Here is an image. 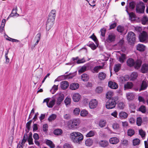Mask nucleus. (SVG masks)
<instances>
[{
  "label": "nucleus",
  "mask_w": 148,
  "mask_h": 148,
  "mask_svg": "<svg viewBox=\"0 0 148 148\" xmlns=\"http://www.w3.org/2000/svg\"><path fill=\"white\" fill-rule=\"evenodd\" d=\"M80 123L78 119H74L69 121L68 123V127L70 130H73L76 128Z\"/></svg>",
  "instance_id": "nucleus-3"
},
{
  "label": "nucleus",
  "mask_w": 148,
  "mask_h": 148,
  "mask_svg": "<svg viewBox=\"0 0 148 148\" xmlns=\"http://www.w3.org/2000/svg\"><path fill=\"white\" fill-rule=\"evenodd\" d=\"M87 67L84 66L82 67V68L79 70L78 71L79 73H82L84 72L86 70Z\"/></svg>",
  "instance_id": "nucleus-59"
},
{
  "label": "nucleus",
  "mask_w": 148,
  "mask_h": 148,
  "mask_svg": "<svg viewBox=\"0 0 148 148\" xmlns=\"http://www.w3.org/2000/svg\"><path fill=\"white\" fill-rule=\"evenodd\" d=\"M45 143L51 148H54L55 147V145L51 140L46 139L45 140Z\"/></svg>",
  "instance_id": "nucleus-19"
},
{
  "label": "nucleus",
  "mask_w": 148,
  "mask_h": 148,
  "mask_svg": "<svg viewBox=\"0 0 148 148\" xmlns=\"http://www.w3.org/2000/svg\"><path fill=\"white\" fill-rule=\"evenodd\" d=\"M83 138L82 134L79 132H73L70 134V138L74 143H78L81 141Z\"/></svg>",
  "instance_id": "nucleus-2"
},
{
  "label": "nucleus",
  "mask_w": 148,
  "mask_h": 148,
  "mask_svg": "<svg viewBox=\"0 0 148 148\" xmlns=\"http://www.w3.org/2000/svg\"><path fill=\"white\" fill-rule=\"evenodd\" d=\"M80 98V95L78 93H75L73 95V99L75 102L78 101Z\"/></svg>",
  "instance_id": "nucleus-21"
},
{
  "label": "nucleus",
  "mask_w": 148,
  "mask_h": 148,
  "mask_svg": "<svg viewBox=\"0 0 148 148\" xmlns=\"http://www.w3.org/2000/svg\"><path fill=\"white\" fill-rule=\"evenodd\" d=\"M142 61L140 60H138L135 62L134 64V68L135 69H138L140 68L142 64Z\"/></svg>",
  "instance_id": "nucleus-18"
},
{
  "label": "nucleus",
  "mask_w": 148,
  "mask_h": 148,
  "mask_svg": "<svg viewBox=\"0 0 148 148\" xmlns=\"http://www.w3.org/2000/svg\"><path fill=\"white\" fill-rule=\"evenodd\" d=\"M82 80L84 81H87L88 79V75L84 73L81 76Z\"/></svg>",
  "instance_id": "nucleus-40"
},
{
  "label": "nucleus",
  "mask_w": 148,
  "mask_h": 148,
  "mask_svg": "<svg viewBox=\"0 0 148 148\" xmlns=\"http://www.w3.org/2000/svg\"><path fill=\"white\" fill-rule=\"evenodd\" d=\"M94 135V133L93 131H90L86 135L87 137H91L93 136Z\"/></svg>",
  "instance_id": "nucleus-60"
},
{
  "label": "nucleus",
  "mask_w": 148,
  "mask_h": 148,
  "mask_svg": "<svg viewBox=\"0 0 148 148\" xmlns=\"http://www.w3.org/2000/svg\"><path fill=\"white\" fill-rule=\"evenodd\" d=\"M64 148H73L71 145L68 143H65L64 145Z\"/></svg>",
  "instance_id": "nucleus-64"
},
{
  "label": "nucleus",
  "mask_w": 148,
  "mask_h": 148,
  "mask_svg": "<svg viewBox=\"0 0 148 148\" xmlns=\"http://www.w3.org/2000/svg\"><path fill=\"white\" fill-rule=\"evenodd\" d=\"M125 8H126V11L127 13L128 14L129 16V19H130L131 21H135V14L133 12L131 13L129 12L127 10L128 7L127 6H126Z\"/></svg>",
  "instance_id": "nucleus-15"
},
{
  "label": "nucleus",
  "mask_w": 148,
  "mask_h": 148,
  "mask_svg": "<svg viewBox=\"0 0 148 148\" xmlns=\"http://www.w3.org/2000/svg\"><path fill=\"white\" fill-rule=\"evenodd\" d=\"M116 104L115 101L113 100L110 99L106 103V108L108 109L113 108L115 107Z\"/></svg>",
  "instance_id": "nucleus-7"
},
{
  "label": "nucleus",
  "mask_w": 148,
  "mask_h": 148,
  "mask_svg": "<svg viewBox=\"0 0 148 148\" xmlns=\"http://www.w3.org/2000/svg\"><path fill=\"white\" fill-rule=\"evenodd\" d=\"M93 143L92 140L90 138H89L87 139L85 142L86 145L88 146H91Z\"/></svg>",
  "instance_id": "nucleus-35"
},
{
  "label": "nucleus",
  "mask_w": 148,
  "mask_h": 148,
  "mask_svg": "<svg viewBox=\"0 0 148 148\" xmlns=\"http://www.w3.org/2000/svg\"><path fill=\"white\" fill-rule=\"evenodd\" d=\"M137 49L140 51H143L145 49V46L143 44H138L137 47Z\"/></svg>",
  "instance_id": "nucleus-26"
},
{
  "label": "nucleus",
  "mask_w": 148,
  "mask_h": 148,
  "mask_svg": "<svg viewBox=\"0 0 148 148\" xmlns=\"http://www.w3.org/2000/svg\"><path fill=\"white\" fill-rule=\"evenodd\" d=\"M40 33L36 35V38L37 39V41L35 43L34 45V46H36L39 42L40 39Z\"/></svg>",
  "instance_id": "nucleus-48"
},
{
  "label": "nucleus",
  "mask_w": 148,
  "mask_h": 148,
  "mask_svg": "<svg viewBox=\"0 0 148 148\" xmlns=\"http://www.w3.org/2000/svg\"><path fill=\"white\" fill-rule=\"evenodd\" d=\"M126 58L125 54L122 53L121 54V56H119L118 59V60L121 63H123L124 62Z\"/></svg>",
  "instance_id": "nucleus-27"
},
{
  "label": "nucleus",
  "mask_w": 148,
  "mask_h": 148,
  "mask_svg": "<svg viewBox=\"0 0 148 148\" xmlns=\"http://www.w3.org/2000/svg\"><path fill=\"white\" fill-rule=\"evenodd\" d=\"M79 86V84L77 83H73L70 85V88L72 90H75L77 89Z\"/></svg>",
  "instance_id": "nucleus-22"
},
{
  "label": "nucleus",
  "mask_w": 148,
  "mask_h": 148,
  "mask_svg": "<svg viewBox=\"0 0 148 148\" xmlns=\"http://www.w3.org/2000/svg\"><path fill=\"white\" fill-rule=\"evenodd\" d=\"M140 71L143 73H146L148 72V64L147 63L143 64L141 66Z\"/></svg>",
  "instance_id": "nucleus-9"
},
{
  "label": "nucleus",
  "mask_w": 148,
  "mask_h": 148,
  "mask_svg": "<svg viewBox=\"0 0 148 148\" xmlns=\"http://www.w3.org/2000/svg\"><path fill=\"white\" fill-rule=\"evenodd\" d=\"M136 3L134 1H131L129 3V7L132 9H133L135 7Z\"/></svg>",
  "instance_id": "nucleus-46"
},
{
  "label": "nucleus",
  "mask_w": 148,
  "mask_h": 148,
  "mask_svg": "<svg viewBox=\"0 0 148 148\" xmlns=\"http://www.w3.org/2000/svg\"><path fill=\"white\" fill-rule=\"evenodd\" d=\"M17 8L16 7L15 9H13L12 10V12L9 15V16H10V17H12L14 16H19V14L17 13Z\"/></svg>",
  "instance_id": "nucleus-28"
},
{
  "label": "nucleus",
  "mask_w": 148,
  "mask_h": 148,
  "mask_svg": "<svg viewBox=\"0 0 148 148\" xmlns=\"http://www.w3.org/2000/svg\"><path fill=\"white\" fill-rule=\"evenodd\" d=\"M48 125L47 124H44L42 126V130L45 132L46 133L48 130Z\"/></svg>",
  "instance_id": "nucleus-56"
},
{
  "label": "nucleus",
  "mask_w": 148,
  "mask_h": 148,
  "mask_svg": "<svg viewBox=\"0 0 148 148\" xmlns=\"http://www.w3.org/2000/svg\"><path fill=\"white\" fill-rule=\"evenodd\" d=\"M103 65L97 66L94 67L93 69H91V71L93 73H97L99 72L100 69H103Z\"/></svg>",
  "instance_id": "nucleus-12"
},
{
  "label": "nucleus",
  "mask_w": 148,
  "mask_h": 148,
  "mask_svg": "<svg viewBox=\"0 0 148 148\" xmlns=\"http://www.w3.org/2000/svg\"><path fill=\"white\" fill-rule=\"evenodd\" d=\"M86 62V60L84 58H82L81 59H78L77 61V64H79L80 63H82L85 62Z\"/></svg>",
  "instance_id": "nucleus-62"
},
{
  "label": "nucleus",
  "mask_w": 148,
  "mask_h": 148,
  "mask_svg": "<svg viewBox=\"0 0 148 148\" xmlns=\"http://www.w3.org/2000/svg\"><path fill=\"white\" fill-rule=\"evenodd\" d=\"M57 117V115L55 114H51L48 118V120L49 122H51L54 120Z\"/></svg>",
  "instance_id": "nucleus-31"
},
{
  "label": "nucleus",
  "mask_w": 148,
  "mask_h": 148,
  "mask_svg": "<svg viewBox=\"0 0 148 148\" xmlns=\"http://www.w3.org/2000/svg\"><path fill=\"white\" fill-rule=\"evenodd\" d=\"M135 134V131L133 129H130L127 131V135L128 136H132Z\"/></svg>",
  "instance_id": "nucleus-39"
},
{
  "label": "nucleus",
  "mask_w": 148,
  "mask_h": 148,
  "mask_svg": "<svg viewBox=\"0 0 148 148\" xmlns=\"http://www.w3.org/2000/svg\"><path fill=\"white\" fill-rule=\"evenodd\" d=\"M64 103L66 106H67L70 104L71 103V99L70 98L66 97L64 101Z\"/></svg>",
  "instance_id": "nucleus-44"
},
{
  "label": "nucleus",
  "mask_w": 148,
  "mask_h": 148,
  "mask_svg": "<svg viewBox=\"0 0 148 148\" xmlns=\"http://www.w3.org/2000/svg\"><path fill=\"white\" fill-rule=\"evenodd\" d=\"M64 99V96L63 94H61L58 97L56 103L58 105H60Z\"/></svg>",
  "instance_id": "nucleus-24"
},
{
  "label": "nucleus",
  "mask_w": 148,
  "mask_h": 148,
  "mask_svg": "<svg viewBox=\"0 0 148 148\" xmlns=\"http://www.w3.org/2000/svg\"><path fill=\"white\" fill-rule=\"evenodd\" d=\"M88 114V111L84 110L81 111L80 112L81 116L83 117L86 116Z\"/></svg>",
  "instance_id": "nucleus-50"
},
{
  "label": "nucleus",
  "mask_w": 148,
  "mask_h": 148,
  "mask_svg": "<svg viewBox=\"0 0 148 148\" xmlns=\"http://www.w3.org/2000/svg\"><path fill=\"white\" fill-rule=\"evenodd\" d=\"M141 22L143 24H146L148 23V18L146 16H144L141 20Z\"/></svg>",
  "instance_id": "nucleus-37"
},
{
  "label": "nucleus",
  "mask_w": 148,
  "mask_h": 148,
  "mask_svg": "<svg viewBox=\"0 0 148 148\" xmlns=\"http://www.w3.org/2000/svg\"><path fill=\"white\" fill-rule=\"evenodd\" d=\"M90 38H92L96 44L97 43L98 41L97 39L94 34H93L90 37Z\"/></svg>",
  "instance_id": "nucleus-61"
},
{
  "label": "nucleus",
  "mask_w": 148,
  "mask_h": 148,
  "mask_svg": "<svg viewBox=\"0 0 148 148\" xmlns=\"http://www.w3.org/2000/svg\"><path fill=\"white\" fill-rule=\"evenodd\" d=\"M133 84L131 82H128L124 85L125 89H131L133 86Z\"/></svg>",
  "instance_id": "nucleus-29"
},
{
  "label": "nucleus",
  "mask_w": 148,
  "mask_h": 148,
  "mask_svg": "<svg viewBox=\"0 0 148 148\" xmlns=\"http://www.w3.org/2000/svg\"><path fill=\"white\" fill-rule=\"evenodd\" d=\"M139 133L142 138L145 137V132L142 129H140L139 130Z\"/></svg>",
  "instance_id": "nucleus-53"
},
{
  "label": "nucleus",
  "mask_w": 148,
  "mask_h": 148,
  "mask_svg": "<svg viewBox=\"0 0 148 148\" xmlns=\"http://www.w3.org/2000/svg\"><path fill=\"white\" fill-rule=\"evenodd\" d=\"M28 141L29 145H32L33 144V139L32 138V135H29L28 137Z\"/></svg>",
  "instance_id": "nucleus-55"
},
{
  "label": "nucleus",
  "mask_w": 148,
  "mask_h": 148,
  "mask_svg": "<svg viewBox=\"0 0 148 148\" xmlns=\"http://www.w3.org/2000/svg\"><path fill=\"white\" fill-rule=\"evenodd\" d=\"M126 97L128 100L130 101L134 99V95L133 93L129 92L126 93Z\"/></svg>",
  "instance_id": "nucleus-30"
},
{
  "label": "nucleus",
  "mask_w": 148,
  "mask_h": 148,
  "mask_svg": "<svg viewBox=\"0 0 148 148\" xmlns=\"http://www.w3.org/2000/svg\"><path fill=\"white\" fill-rule=\"evenodd\" d=\"M127 65L130 67L134 66L135 64V61L132 58L128 59L126 62Z\"/></svg>",
  "instance_id": "nucleus-17"
},
{
  "label": "nucleus",
  "mask_w": 148,
  "mask_h": 148,
  "mask_svg": "<svg viewBox=\"0 0 148 148\" xmlns=\"http://www.w3.org/2000/svg\"><path fill=\"white\" fill-rule=\"evenodd\" d=\"M119 139L116 137L111 138L109 140L110 143L113 144L117 143L119 142Z\"/></svg>",
  "instance_id": "nucleus-23"
},
{
  "label": "nucleus",
  "mask_w": 148,
  "mask_h": 148,
  "mask_svg": "<svg viewBox=\"0 0 148 148\" xmlns=\"http://www.w3.org/2000/svg\"><path fill=\"white\" fill-rule=\"evenodd\" d=\"M136 123L137 125L138 126H140L141 125L142 123V119L141 117H138L137 118Z\"/></svg>",
  "instance_id": "nucleus-49"
},
{
  "label": "nucleus",
  "mask_w": 148,
  "mask_h": 148,
  "mask_svg": "<svg viewBox=\"0 0 148 148\" xmlns=\"http://www.w3.org/2000/svg\"><path fill=\"white\" fill-rule=\"evenodd\" d=\"M106 31V29L105 28H103L101 29L100 32L101 33V36L103 37H105Z\"/></svg>",
  "instance_id": "nucleus-57"
},
{
  "label": "nucleus",
  "mask_w": 148,
  "mask_h": 148,
  "mask_svg": "<svg viewBox=\"0 0 148 148\" xmlns=\"http://www.w3.org/2000/svg\"><path fill=\"white\" fill-rule=\"evenodd\" d=\"M139 38L141 42H146L148 38V35L147 33L145 31H143L139 35Z\"/></svg>",
  "instance_id": "nucleus-6"
},
{
  "label": "nucleus",
  "mask_w": 148,
  "mask_h": 148,
  "mask_svg": "<svg viewBox=\"0 0 148 148\" xmlns=\"http://www.w3.org/2000/svg\"><path fill=\"white\" fill-rule=\"evenodd\" d=\"M58 89V86L54 85L52 88L50 92L52 94H54Z\"/></svg>",
  "instance_id": "nucleus-41"
},
{
  "label": "nucleus",
  "mask_w": 148,
  "mask_h": 148,
  "mask_svg": "<svg viewBox=\"0 0 148 148\" xmlns=\"http://www.w3.org/2000/svg\"><path fill=\"white\" fill-rule=\"evenodd\" d=\"M121 65L120 64H118L115 65L114 70L115 72H118L121 69Z\"/></svg>",
  "instance_id": "nucleus-34"
},
{
  "label": "nucleus",
  "mask_w": 148,
  "mask_h": 148,
  "mask_svg": "<svg viewBox=\"0 0 148 148\" xmlns=\"http://www.w3.org/2000/svg\"><path fill=\"white\" fill-rule=\"evenodd\" d=\"M56 15V11L55 10H52L49 14L46 24V29L48 31L51 29L54 24Z\"/></svg>",
  "instance_id": "nucleus-1"
},
{
  "label": "nucleus",
  "mask_w": 148,
  "mask_h": 148,
  "mask_svg": "<svg viewBox=\"0 0 148 148\" xmlns=\"http://www.w3.org/2000/svg\"><path fill=\"white\" fill-rule=\"evenodd\" d=\"M119 124L116 123H114L112 125V127L115 130H117L118 129L119 127Z\"/></svg>",
  "instance_id": "nucleus-63"
},
{
  "label": "nucleus",
  "mask_w": 148,
  "mask_h": 148,
  "mask_svg": "<svg viewBox=\"0 0 148 148\" xmlns=\"http://www.w3.org/2000/svg\"><path fill=\"white\" fill-rule=\"evenodd\" d=\"M138 76V74L136 72H133L131 75V77L133 80L136 79Z\"/></svg>",
  "instance_id": "nucleus-45"
},
{
  "label": "nucleus",
  "mask_w": 148,
  "mask_h": 148,
  "mask_svg": "<svg viewBox=\"0 0 148 148\" xmlns=\"http://www.w3.org/2000/svg\"><path fill=\"white\" fill-rule=\"evenodd\" d=\"M56 100L55 99H53L51 101H50L48 103L47 106L49 108H52L53 106L54 105Z\"/></svg>",
  "instance_id": "nucleus-42"
},
{
  "label": "nucleus",
  "mask_w": 148,
  "mask_h": 148,
  "mask_svg": "<svg viewBox=\"0 0 148 148\" xmlns=\"http://www.w3.org/2000/svg\"><path fill=\"white\" fill-rule=\"evenodd\" d=\"M145 6L143 3H140L138 4L136 7V11L137 13H143L145 10Z\"/></svg>",
  "instance_id": "nucleus-5"
},
{
  "label": "nucleus",
  "mask_w": 148,
  "mask_h": 148,
  "mask_svg": "<svg viewBox=\"0 0 148 148\" xmlns=\"http://www.w3.org/2000/svg\"><path fill=\"white\" fill-rule=\"evenodd\" d=\"M127 39L130 44L131 45L134 44L136 40L135 34L132 32H129L127 36Z\"/></svg>",
  "instance_id": "nucleus-4"
},
{
  "label": "nucleus",
  "mask_w": 148,
  "mask_h": 148,
  "mask_svg": "<svg viewBox=\"0 0 148 148\" xmlns=\"http://www.w3.org/2000/svg\"><path fill=\"white\" fill-rule=\"evenodd\" d=\"M117 30L118 32L122 33L124 30V28L121 26L119 25L117 27Z\"/></svg>",
  "instance_id": "nucleus-52"
},
{
  "label": "nucleus",
  "mask_w": 148,
  "mask_h": 148,
  "mask_svg": "<svg viewBox=\"0 0 148 148\" xmlns=\"http://www.w3.org/2000/svg\"><path fill=\"white\" fill-rule=\"evenodd\" d=\"M140 84V88L139 89V91H141L146 90L148 86V81L144 79L142 82V83Z\"/></svg>",
  "instance_id": "nucleus-8"
},
{
  "label": "nucleus",
  "mask_w": 148,
  "mask_h": 148,
  "mask_svg": "<svg viewBox=\"0 0 148 148\" xmlns=\"http://www.w3.org/2000/svg\"><path fill=\"white\" fill-rule=\"evenodd\" d=\"M54 134L56 135H59L62 133V131L61 129H57L53 132Z\"/></svg>",
  "instance_id": "nucleus-38"
},
{
  "label": "nucleus",
  "mask_w": 148,
  "mask_h": 148,
  "mask_svg": "<svg viewBox=\"0 0 148 148\" xmlns=\"http://www.w3.org/2000/svg\"><path fill=\"white\" fill-rule=\"evenodd\" d=\"M133 145L134 146L139 145L140 143V140L137 138L134 139L133 140Z\"/></svg>",
  "instance_id": "nucleus-51"
},
{
  "label": "nucleus",
  "mask_w": 148,
  "mask_h": 148,
  "mask_svg": "<svg viewBox=\"0 0 148 148\" xmlns=\"http://www.w3.org/2000/svg\"><path fill=\"white\" fill-rule=\"evenodd\" d=\"M108 86L112 89H115L118 88V86L116 83L110 81L108 82Z\"/></svg>",
  "instance_id": "nucleus-13"
},
{
  "label": "nucleus",
  "mask_w": 148,
  "mask_h": 148,
  "mask_svg": "<svg viewBox=\"0 0 148 148\" xmlns=\"http://www.w3.org/2000/svg\"><path fill=\"white\" fill-rule=\"evenodd\" d=\"M116 38L115 35L113 33H110L107 39L108 42H112L115 41Z\"/></svg>",
  "instance_id": "nucleus-11"
},
{
  "label": "nucleus",
  "mask_w": 148,
  "mask_h": 148,
  "mask_svg": "<svg viewBox=\"0 0 148 148\" xmlns=\"http://www.w3.org/2000/svg\"><path fill=\"white\" fill-rule=\"evenodd\" d=\"M106 77V74L103 72H99L98 74V78L100 80H104Z\"/></svg>",
  "instance_id": "nucleus-20"
},
{
  "label": "nucleus",
  "mask_w": 148,
  "mask_h": 148,
  "mask_svg": "<svg viewBox=\"0 0 148 148\" xmlns=\"http://www.w3.org/2000/svg\"><path fill=\"white\" fill-rule=\"evenodd\" d=\"M125 106L124 103L123 102H119L118 104V107L120 109H123Z\"/></svg>",
  "instance_id": "nucleus-54"
},
{
  "label": "nucleus",
  "mask_w": 148,
  "mask_h": 148,
  "mask_svg": "<svg viewBox=\"0 0 148 148\" xmlns=\"http://www.w3.org/2000/svg\"><path fill=\"white\" fill-rule=\"evenodd\" d=\"M119 118L121 119H123L127 118L128 116V114L125 112L121 111L119 113Z\"/></svg>",
  "instance_id": "nucleus-14"
},
{
  "label": "nucleus",
  "mask_w": 148,
  "mask_h": 148,
  "mask_svg": "<svg viewBox=\"0 0 148 148\" xmlns=\"http://www.w3.org/2000/svg\"><path fill=\"white\" fill-rule=\"evenodd\" d=\"M140 84H137L136 85H135L133 87V89L135 91H138L139 90V88H140Z\"/></svg>",
  "instance_id": "nucleus-58"
},
{
  "label": "nucleus",
  "mask_w": 148,
  "mask_h": 148,
  "mask_svg": "<svg viewBox=\"0 0 148 148\" xmlns=\"http://www.w3.org/2000/svg\"><path fill=\"white\" fill-rule=\"evenodd\" d=\"M139 110L143 113H145L146 112V108L145 107L142 105L139 108Z\"/></svg>",
  "instance_id": "nucleus-47"
},
{
  "label": "nucleus",
  "mask_w": 148,
  "mask_h": 148,
  "mask_svg": "<svg viewBox=\"0 0 148 148\" xmlns=\"http://www.w3.org/2000/svg\"><path fill=\"white\" fill-rule=\"evenodd\" d=\"M103 90V87L101 86H99L96 88L95 91L97 93L99 94L102 92Z\"/></svg>",
  "instance_id": "nucleus-36"
},
{
  "label": "nucleus",
  "mask_w": 148,
  "mask_h": 148,
  "mask_svg": "<svg viewBox=\"0 0 148 148\" xmlns=\"http://www.w3.org/2000/svg\"><path fill=\"white\" fill-rule=\"evenodd\" d=\"M106 121L104 120H100L99 123V126L101 128L105 126L106 124Z\"/></svg>",
  "instance_id": "nucleus-33"
},
{
  "label": "nucleus",
  "mask_w": 148,
  "mask_h": 148,
  "mask_svg": "<svg viewBox=\"0 0 148 148\" xmlns=\"http://www.w3.org/2000/svg\"><path fill=\"white\" fill-rule=\"evenodd\" d=\"M27 139V134H25L23 136V139L21 141L22 144H24Z\"/></svg>",
  "instance_id": "nucleus-43"
},
{
  "label": "nucleus",
  "mask_w": 148,
  "mask_h": 148,
  "mask_svg": "<svg viewBox=\"0 0 148 148\" xmlns=\"http://www.w3.org/2000/svg\"><path fill=\"white\" fill-rule=\"evenodd\" d=\"M113 95L114 93L110 91H108L106 94V98L109 99H111V98Z\"/></svg>",
  "instance_id": "nucleus-32"
},
{
  "label": "nucleus",
  "mask_w": 148,
  "mask_h": 148,
  "mask_svg": "<svg viewBox=\"0 0 148 148\" xmlns=\"http://www.w3.org/2000/svg\"><path fill=\"white\" fill-rule=\"evenodd\" d=\"M98 102L95 99L91 100L89 104V108L90 109L95 108L97 105Z\"/></svg>",
  "instance_id": "nucleus-10"
},
{
  "label": "nucleus",
  "mask_w": 148,
  "mask_h": 148,
  "mask_svg": "<svg viewBox=\"0 0 148 148\" xmlns=\"http://www.w3.org/2000/svg\"><path fill=\"white\" fill-rule=\"evenodd\" d=\"M60 87L63 90L66 89L69 86L68 82L67 81H63L60 83Z\"/></svg>",
  "instance_id": "nucleus-16"
},
{
  "label": "nucleus",
  "mask_w": 148,
  "mask_h": 148,
  "mask_svg": "<svg viewBox=\"0 0 148 148\" xmlns=\"http://www.w3.org/2000/svg\"><path fill=\"white\" fill-rule=\"evenodd\" d=\"M109 144L108 142L106 140H102L99 142L100 145L102 147H107Z\"/></svg>",
  "instance_id": "nucleus-25"
}]
</instances>
